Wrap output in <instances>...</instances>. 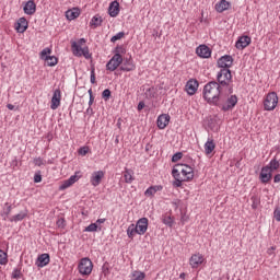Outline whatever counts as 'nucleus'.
<instances>
[{
  "label": "nucleus",
  "instance_id": "f257e3e1",
  "mask_svg": "<svg viewBox=\"0 0 280 280\" xmlns=\"http://www.w3.org/2000/svg\"><path fill=\"white\" fill-rule=\"evenodd\" d=\"M174 187H183V183L194 180V168L187 164H176L172 171Z\"/></svg>",
  "mask_w": 280,
  "mask_h": 280
},
{
  "label": "nucleus",
  "instance_id": "f03ea898",
  "mask_svg": "<svg viewBox=\"0 0 280 280\" xmlns=\"http://www.w3.org/2000/svg\"><path fill=\"white\" fill-rule=\"evenodd\" d=\"M220 83L217 81H210L203 88V98L208 104H214L218 106V102H220Z\"/></svg>",
  "mask_w": 280,
  "mask_h": 280
},
{
  "label": "nucleus",
  "instance_id": "7ed1b4c3",
  "mask_svg": "<svg viewBox=\"0 0 280 280\" xmlns=\"http://www.w3.org/2000/svg\"><path fill=\"white\" fill-rule=\"evenodd\" d=\"M217 81L220 86H230L231 82H233L231 69H221L217 74Z\"/></svg>",
  "mask_w": 280,
  "mask_h": 280
},
{
  "label": "nucleus",
  "instance_id": "20e7f679",
  "mask_svg": "<svg viewBox=\"0 0 280 280\" xmlns=\"http://www.w3.org/2000/svg\"><path fill=\"white\" fill-rule=\"evenodd\" d=\"M78 270L83 277H89L93 272V261L89 258H82L78 265Z\"/></svg>",
  "mask_w": 280,
  "mask_h": 280
},
{
  "label": "nucleus",
  "instance_id": "39448f33",
  "mask_svg": "<svg viewBox=\"0 0 280 280\" xmlns=\"http://www.w3.org/2000/svg\"><path fill=\"white\" fill-rule=\"evenodd\" d=\"M277 104H279V96H277V92H270L264 102L265 110H275L277 108Z\"/></svg>",
  "mask_w": 280,
  "mask_h": 280
},
{
  "label": "nucleus",
  "instance_id": "423d86ee",
  "mask_svg": "<svg viewBox=\"0 0 280 280\" xmlns=\"http://www.w3.org/2000/svg\"><path fill=\"white\" fill-rule=\"evenodd\" d=\"M219 69H231L233 67V57L231 55H224L217 61Z\"/></svg>",
  "mask_w": 280,
  "mask_h": 280
},
{
  "label": "nucleus",
  "instance_id": "0eeeda50",
  "mask_svg": "<svg viewBox=\"0 0 280 280\" xmlns=\"http://www.w3.org/2000/svg\"><path fill=\"white\" fill-rule=\"evenodd\" d=\"M72 51L74 56H84V58H91V54H89V47L85 46L82 48L80 45H78V42H72Z\"/></svg>",
  "mask_w": 280,
  "mask_h": 280
},
{
  "label": "nucleus",
  "instance_id": "6e6552de",
  "mask_svg": "<svg viewBox=\"0 0 280 280\" xmlns=\"http://www.w3.org/2000/svg\"><path fill=\"white\" fill-rule=\"evenodd\" d=\"M259 180L262 185H266L272 180V172L268 166H264L260 171Z\"/></svg>",
  "mask_w": 280,
  "mask_h": 280
},
{
  "label": "nucleus",
  "instance_id": "1a4fd4ad",
  "mask_svg": "<svg viewBox=\"0 0 280 280\" xmlns=\"http://www.w3.org/2000/svg\"><path fill=\"white\" fill-rule=\"evenodd\" d=\"M60 100H62V92H60V89H57L54 91V94L51 97V104H50L51 110L58 109V107L60 106Z\"/></svg>",
  "mask_w": 280,
  "mask_h": 280
},
{
  "label": "nucleus",
  "instance_id": "9d476101",
  "mask_svg": "<svg viewBox=\"0 0 280 280\" xmlns=\"http://www.w3.org/2000/svg\"><path fill=\"white\" fill-rule=\"evenodd\" d=\"M80 172H77L74 175H71L69 179H66L60 186L59 189L60 191H63V189H69L71 185H74V183H78L80 180Z\"/></svg>",
  "mask_w": 280,
  "mask_h": 280
},
{
  "label": "nucleus",
  "instance_id": "9b49d317",
  "mask_svg": "<svg viewBox=\"0 0 280 280\" xmlns=\"http://www.w3.org/2000/svg\"><path fill=\"white\" fill-rule=\"evenodd\" d=\"M252 39L250 36L248 35H244L238 37V39L236 40L235 47L236 49H246V47H248V45H250Z\"/></svg>",
  "mask_w": 280,
  "mask_h": 280
},
{
  "label": "nucleus",
  "instance_id": "f8f14e48",
  "mask_svg": "<svg viewBox=\"0 0 280 280\" xmlns=\"http://www.w3.org/2000/svg\"><path fill=\"white\" fill-rule=\"evenodd\" d=\"M198 86H199L198 80L190 79L186 83V92L188 93V95H196V91H198Z\"/></svg>",
  "mask_w": 280,
  "mask_h": 280
},
{
  "label": "nucleus",
  "instance_id": "ddd939ff",
  "mask_svg": "<svg viewBox=\"0 0 280 280\" xmlns=\"http://www.w3.org/2000/svg\"><path fill=\"white\" fill-rule=\"evenodd\" d=\"M196 54L199 58H211V48L207 45H200L196 48Z\"/></svg>",
  "mask_w": 280,
  "mask_h": 280
},
{
  "label": "nucleus",
  "instance_id": "4468645a",
  "mask_svg": "<svg viewBox=\"0 0 280 280\" xmlns=\"http://www.w3.org/2000/svg\"><path fill=\"white\" fill-rule=\"evenodd\" d=\"M237 105V95H231L228 100L226 103L222 106V110L224 113L232 110V108H235Z\"/></svg>",
  "mask_w": 280,
  "mask_h": 280
},
{
  "label": "nucleus",
  "instance_id": "2eb2a0df",
  "mask_svg": "<svg viewBox=\"0 0 280 280\" xmlns=\"http://www.w3.org/2000/svg\"><path fill=\"white\" fill-rule=\"evenodd\" d=\"M136 228L138 230V235H145V232L148 231V218L139 219Z\"/></svg>",
  "mask_w": 280,
  "mask_h": 280
},
{
  "label": "nucleus",
  "instance_id": "dca6fc26",
  "mask_svg": "<svg viewBox=\"0 0 280 280\" xmlns=\"http://www.w3.org/2000/svg\"><path fill=\"white\" fill-rule=\"evenodd\" d=\"M102 178H104V171H96L92 173L90 183L93 187H97L102 183Z\"/></svg>",
  "mask_w": 280,
  "mask_h": 280
},
{
  "label": "nucleus",
  "instance_id": "f3484780",
  "mask_svg": "<svg viewBox=\"0 0 280 280\" xmlns=\"http://www.w3.org/2000/svg\"><path fill=\"white\" fill-rule=\"evenodd\" d=\"M23 11L24 14H27L28 16L36 14V2H34V0H28L24 5Z\"/></svg>",
  "mask_w": 280,
  "mask_h": 280
},
{
  "label": "nucleus",
  "instance_id": "a211bd4d",
  "mask_svg": "<svg viewBox=\"0 0 280 280\" xmlns=\"http://www.w3.org/2000/svg\"><path fill=\"white\" fill-rule=\"evenodd\" d=\"M27 27H28L27 19L20 18L15 24L16 32H19V34H23L27 31Z\"/></svg>",
  "mask_w": 280,
  "mask_h": 280
},
{
  "label": "nucleus",
  "instance_id": "6ab92c4d",
  "mask_svg": "<svg viewBox=\"0 0 280 280\" xmlns=\"http://www.w3.org/2000/svg\"><path fill=\"white\" fill-rule=\"evenodd\" d=\"M205 261V257L201 254H195L190 257L189 264L191 268H198Z\"/></svg>",
  "mask_w": 280,
  "mask_h": 280
},
{
  "label": "nucleus",
  "instance_id": "aec40b11",
  "mask_svg": "<svg viewBox=\"0 0 280 280\" xmlns=\"http://www.w3.org/2000/svg\"><path fill=\"white\" fill-rule=\"evenodd\" d=\"M168 124H170V115L162 114L158 117V128H160V130H164V128H167Z\"/></svg>",
  "mask_w": 280,
  "mask_h": 280
},
{
  "label": "nucleus",
  "instance_id": "412c9836",
  "mask_svg": "<svg viewBox=\"0 0 280 280\" xmlns=\"http://www.w3.org/2000/svg\"><path fill=\"white\" fill-rule=\"evenodd\" d=\"M49 261H50L49 254H42L37 257V260L35 264L37 268H45V266H47Z\"/></svg>",
  "mask_w": 280,
  "mask_h": 280
},
{
  "label": "nucleus",
  "instance_id": "4be33fe9",
  "mask_svg": "<svg viewBox=\"0 0 280 280\" xmlns=\"http://www.w3.org/2000/svg\"><path fill=\"white\" fill-rule=\"evenodd\" d=\"M108 14L114 19L115 16H119V3L117 2V0L110 2L108 8Z\"/></svg>",
  "mask_w": 280,
  "mask_h": 280
},
{
  "label": "nucleus",
  "instance_id": "5701e85b",
  "mask_svg": "<svg viewBox=\"0 0 280 280\" xmlns=\"http://www.w3.org/2000/svg\"><path fill=\"white\" fill-rule=\"evenodd\" d=\"M136 66L132 62V59L122 60V65L120 66V71H135Z\"/></svg>",
  "mask_w": 280,
  "mask_h": 280
},
{
  "label": "nucleus",
  "instance_id": "b1692460",
  "mask_svg": "<svg viewBox=\"0 0 280 280\" xmlns=\"http://www.w3.org/2000/svg\"><path fill=\"white\" fill-rule=\"evenodd\" d=\"M27 209L22 210L20 213L14 214L13 217H11L9 220L10 222H23V220H25V218H27Z\"/></svg>",
  "mask_w": 280,
  "mask_h": 280
},
{
  "label": "nucleus",
  "instance_id": "393cba45",
  "mask_svg": "<svg viewBox=\"0 0 280 280\" xmlns=\"http://www.w3.org/2000/svg\"><path fill=\"white\" fill-rule=\"evenodd\" d=\"M156 191H163V187L161 185L150 186L144 191V196H147V198H152V196H154V194H156Z\"/></svg>",
  "mask_w": 280,
  "mask_h": 280
},
{
  "label": "nucleus",
  "instance_id": "a878e982",
  "mask_svg": "<svg viewBox=\"0 0 280 280\" xmlns=\"http://www.w3.org/2000/svg\"><path fill=\"white\" fill-rule=\"evenodd\" d=\"M229 8H231V2L226 0H221L215 4V10L220 13L224 12L225 10H229Z\"/></svg>",
  "mask_w": 280,
  "mask_h": 280
},
{
  "label": "nucleus",
  "instance_id": "bb28decb",
  "mask_svg": "<svg viewBox=\"0 0 280 280\" xmlns=\"http://www.w3.org/2000/svg\"><path fill=\"white\" fill-rule=\"evenodd\" d=\"M102 23H104V20L100 15H94L90 22V27H93L94 30L96 27H102Z\"/></svg>",
  "mask_w": 280,
  "mask_h": 280
},
{
  "label": "nucleus",
  "instance_id": "cd10ccee",
  "mask_svg": "<svg viewBox=\"0 0 280 280\" xmlns=\"http://www.w3.org/2000/svg\"><path fill=\"white\" fill-rule=\"evenodd\" d=\"M78 16H80V10L78 9L68 10L66 12V18L68 19V21H74V19H78Z\"/></svg>",
  "mask_w": 280,
  "mask_h": 280
},
{
  "label": "nucleus",
  "instance_id": "c85d7f7f",
  "mask_svg": "<svg viewBox=\"0 0 280 280\" xmlns=\"http://www.w3.org/2000/svg\"><path fill=\"white\" fill-rule=\"evenodd\" d=\"M139 235V230H137L135 223L130 224L127 229V235L130 240L135 238V235Z\"/></svg>",
  "mask_w": 280,
  "mask_h": 280
},
{
  "label": "nucleus",
  "instance_id": "c756f323",
  "mask_svg": "<svg viewBox=\"0 0 280 280\" xmlns=\"http://www.w3.org/2000/svg\"><path fill=\"white\" fill-rule=\"evenodd\" d=\"M269 168V172L273 173L276 170H279L280 167V162L277 160V158L272 159L269 163V165L265 166Z\"/></svg>",
  "mask_w": 280,
  "mask_h": 280
},
{
  "label": "nucleus",
  "instance_id": "7c9ffc66",
  "mask_svg": "<svg viewBox=\"0 0 280 280\" xmlns=\"http://www.w3.org/2000/svg\"><path fill=\"white\" fill-rule=\"evenodd\" d=\"M215 150V142H213V140H208L205 143V152L206 154H211V152H213Z\"/></svg>",
  "mask_w": 280,
  "mask_h": 280
},
{
  "label": "nucleus",
  "instance_id": "2f4dec72",
  "mask_svg": "<svg viewBox=\"0 0 280 280\" xmlns=\"http://www.w3.org/2000/svg\"><path fill=\"white\" fill-rule=\"evenodd\" d=\"M45 61L48 67H56L58 65V58L56 56H46Z\"/></svg>",
  "mask_w": 280,
  "mask_h": 280
},
{
  "label": "nucleus",
  "instance_id": "473e14b6",
  "mask_svg": "<svg viewBox=\"0 0 280 280\" xmlns=\"http://www.w3.org/2000/svg\"><path fill=\"white\" fill-rule=\"evenodd\" d=\"M145 279V272L136 270L131 273V280H143Z\"/></svg>",
  "mask_w": 280,
  "mask_h": 280
},
{
  "label": "nucleus",
  "instance_id": "72a5a7b5",
  "mask_svg": "<svg viewBox=\"0 0 280 280\" xmlns=\"http://www.w3.org/2000/svg\"><path fill=\"white\" fill-rule=\"evenodd\" d=\"M124 178L126 183H132L135 180L132 177V170L126 168L124 172Z\"/></svg>",
  "mask_w": 280,
  "mask_h": 280
},
{
  "label": "nucleus",
  "instance_id": "f704fd0d",
  "mask_svg": "<svg viewBox=\"0 0 280 280\" xmlns=\"http://www.w3.org/2000/svg\"><path fill=\"white\" fill-rule=\"evenodd\" d=\"M97 229H98V231H102V228H100L98 225H97V223H91L89 226H86L85 228V232L86 233H95V231H97Z\"/></svg>",
  "mask_w": 280,
  "mask_h": 280
},
{
  "label": "nucleus",
  "instance_id": "c9c22d12",
  "mask_svg": "<svg viewBox=\"0 0 280 280\" xmlns=\"http://www.w3.org/2000/svg\"><path fill=\"white\" fill-rule=\"evenodd\" d=\"M117 67H119V63H117V61H114L113 59H110L106 65L107 71H115Z\"/></svg>",
  "mask_w": 280,
  "mask_h": 280
},
{
  "label": "nucleus",
  "instance_id": "e433bc0d",
  "mask_svg": "<svg viewBox=\"0 0 280 280\" xmlns=\"http://www.w3.org/2000/svg\"><path fill=\"white\" fill-rule=\"evenodd\" d=\"M8 264V254L0 249V266H5Z\"/></svg>",
  "mask_w": 280,
  "mask_h": 280
},
{
  "label": "nucleus",
  "instance_id": "4c0bfd02",
  "mask_svg": "<svg viewBox=\"0 0 280 280\" xmlns=\"http://www.w3.org/2000/svg\"><path fill=\"white\" fill-rule=\"evenodd\" d=\"M124 36H126V33L119 32L110 38V43H117V40H121Z\"/></svg>",
  "mask_w": 280,
  "mask_h": 280
},
{
  "label": "nucleus",
  "instance_id": "58836bf2",
  "mask_svg": "<svg viewBox=\"0 0 280 280\" xmlns=\"http://www.w3.org/2000/svg\"><path fill=\"white\" fill-rule=\"evenodd\" d=\"M102 272L105 277H108V275H110V264L104 262L102 267Z\"/></svg>",
  "mask_w": 280,
  "mask_h": 280
},
{
  "label": "nucleus",
  "instance_id": "ea45409f",
  "mask_svg": "<svg viewBox=\"0 0 280 280\" xmlns=\"http://www.w3.org/2000/svg\"><path fill=\"white\" fill-rule=\"evenodd\" d=\"M112 60L114 62H116L117 65H121L124 62V57H121V55L119 54H115L113 57H112Z\"/></svg>",
  "mask_w": 280,
  "mask_h": 280
},
{
  "label": "nucleus",
  "instance_id": "a19ab883",
  "mask_svg": "<svg viewBox=\"0 0 280 280\" xmlns=\"http://www.w3.org/2000/svg\"><path fill=\"white\" fill-rule=\"evenodd\" d=\"M56 224L58 229H65L67 226V221L65 220V218H60L57 220Z\"/></svg>",
  "mask_w": 280,
  "mask_h": 280
},
{
  "label": "nucleus",
  "instance_id": "79ce46f5",
  "mask_svg": "<svg viewBox=\"0 0 280 280\" xmlns=\"http://www.w3.org/2000/svg\"><path fill=\"white\" fill-rule=\"evenodd\" d=\"M49 54H51L50 48H44V49L40 51V59H42V60H45V58H47V56H49Z\"/></svg>",
  "mask_w": 280,
  "mask_h": 280
},
{
  "label": "nucleus",
  "instance_id": "37998d69",
  "mask_svg": "<svg viewBox=\"0 0 280 280\" xmlns=\"http://www.w3.org/2000/svg\"><path fill=\"white\" fill-rule=\"evenodd\" d=\"M110 91L108 89L104 90L103 93H102V97L103 100H105V102H108L110 100Z\"/></svg>",
  "mask_w": 280,
  "mask_h": 280
},
{
  "label": "nucleus",
  "instance_id": "c03bdc74",
  "mask_svg": "<svg viewBox=\"0 0 280 280\" xmlns=\"http://www.w3.org/2000/svg\"><path fill=\"white\" fill-rule=\"evenodd\" d=\"M183 159V152H177L172 156V162L173 163H178Z\"/></svg>",
  "mask_w": 280,
  "mask_h": 280
},
{
  "label": "nucleus",
  "instance_id": "a18cd8bd",
  "mask_svg": "<svg viewBox=\"0 0 280 280\" xmlns=\"http://www.w3.org/2000/svg\"><path fill=\"white\" fill-rule=\"evenodd\" d=\"M114 54H118V56H121V54H126V48H124V46H116Z\"/></svg>",
  "mask_w": 280,
  "mask_h": 280
},
{
  "label": "nucleus",
  "instance_id": "49530a36",
  "mask_svg": "<svg viewBox=\"0 0 280 280\" xmlns=\"http://www.w3.org/2000/svg\"><path fill=\"white\" fill-rule=\"evenodd\" d=\"M78 153L81 155V156H86V154H89V147H81L78 151Z\"/></svg>",
  "mask_w": 280,
  "mask_h": 280
},
{
  "label": "nucleus",
  "instance_id": "de8ad7c7",
  "mask_svg": "<svg viewBox=\"0 0 280 280\" xmlns=\"http://www.w3.org/2000/svg\"><path fill=\"white\" fill-rule=\"evenodd\" d=\"M145 95L147 97H149L150 100H152L155 95V92H154V88H149L145 92Z\"/></svg>",
  "mask_w": 280,
  "mask_h": 280
},
{
  "label": "nucleus",
  "instance_id": "09e8293b",
  "mask_svg": "<svg viewBox=\"0 0 280 280\" xmlns=\"http://www.w3.org/2000/svg\"><path fill=\"white\" fill-rule=\"evenodd\" d=\"M12 279H21V269H14L13 270Z\"/></svg>",
  "mask_w": 280,
  "mask_h": 280
},
{
  "label": "nucleus",
  "instance_id": "8fccbe9b",
  "mask_svg": "<svg viewBox=\"0 0 280 280\" xmlns=\"http://www.w3.org/2000/svg\"><path fill=\"white\" fill-rule=\"evenodd\" d=\"M163 223L166 224V226H172V224H174V221L171 217H166L163 219Z\"/></svg>",
  "mask_w": 280,
  "mask_h": 280
},
{
  "label": "nucleus",
  "instance_id": "3c124183",
  "mask_svg": "<svg viewBox=\"0 0 280 280\" xmlns=\"http://www.w3.org/2000/svg\"><path fill=\"white\" fill-rule=\"evenodd\" d=\"M90 82L91 84H95V68L91 69Z\"/></svg>",
  "mask_w": 280,
  "mask_h": 280
},
{
  "label": "nucleus",
  "instance_id": "603ef678",
  "mask_svg": "<svg viewBox=\"0 0 280 280\" xmlns=\"http://www.w3.org/2000/svg\"><path fill=\"white\" fill-rule=\"evenodd\" d=\"M273 217L276 218L277 222H280V208L275 209Z\"/></svg>",
  "mask_w": 280,
  "mask_h": 280
},
{
  "label": "nucleus",
  "instance_id": "864d4df0",
  "mask_svg": "<svg viewBox=\"0 0 280 280\" xmlns=\"http://www.w3.org/2000/svg\"><path fill=\"white\" fill-rule=\"evenodd\" d=\"M43 180V175L40 173H36L34 176V183H40Z\"/></svg>",
  "mask_w": 280,
  "mask_h": 280
},
{
  "label": "nucleus",
  "instance_id": "5fc2aeb1",
  "mask_svg": "<svg viewBox=\"0 0 280 280\" xmlns=\"http://www.w3.org/2000/svg\"><path fill=\"white\" fill-rule=\"evenodd\" d=\"M5 207H7V209H5L4 213H5V215H10V213H12V206H10V203L7 202Z\"/></svg>",
  "mask_w": 280,
  "mask_h": 280
},
{
  "label": "nucleus",
  "instance_id": "6e6d98bb",
  "mask_svg": "<svg viewBox=\"0 0 280 280\" xmlns=\"http://www.w3.org/2000/svg\"><path fill=\"white\" fill-rule=\"evenodd\" d=\"M34 165H37V167H40V165H43V159L40 158L34 159Z\"/></svg>",
  "mask_w": 280,
  "mask_h": 280
},
{
  "label": "nucleus",
  "instance_id": "4d7b16f0",
  "mask_svg": "<svg viewBox=\"0 0 280 280\" xmlns=\"http://www.w3.org/2000/svg\"><path fill=\"white\" fill-rule=\"evenodd\" d=\"M145 108V103L143 101H140L138 104V110H143Z\"/></svg>",
  "mask_w": 280,
  "mask_h": 280
},
{
  "label": "nucleus",
  "instance_id": "13d9d810",
  "mask_svg": "<svg viewBox=\"0 0 280 280\" xmlns=\"http://www.w3.org/2000/svg\"><path fill=\"white\" fill-rule=\"evenodd\" d=\"M273 250H277V247H275V246L270 247V248L267 250L268 255H273V254H275Z\"/></svg>",
  "mask_w": 280,
  "mask_h": 280
},
{
  "label": "nucleus",
  "instance_id": "bf43d9fd",
  "mask_svg": "<svg viewBox=\"0 0 280 280\" xmlns=\"http://www.w3.org/2000/svg\"><path fill=\"white\" fill-rule=\"evenodd\" d=\"M84 43H86V39L80 38L79 42L77 43V45H79V47H80L81 45H84Z\"/></svg>",
  "mask_w": 280,
  "mask_h": 280
},
{
  "label": "nucleus",
  "instance_id": "052dcab7",
  "mask_svg": "<svg viewBox=\"0 0 280 280\" xmlns=\"http://www.w3.org/2000/svg\"><path fill=\"white\" fill-rule=\"evenodd\" d=\"M273 183H280V174L275 175Z\"/></svg>",
  "mask_w": 280,
  "mask_h": 280
},
{
  "label": "nucleus",
  "instance_id": "680f3d73",
  "mask_svg": "<svg viewBox=\"0 0 280 280\" xmlns=\"http://www.w3.org/2000/svg\"><path fill=\"white\" fill-rule=\"evenodd\" d=\"M106 222V219H98L95 224L98 226V224H104Z\"/></svg>",
  "mask_w": 280,
  "mask_h": 280
},
{
  "label": "nucleus",
  "instance_id": "e2e57ef3",
  "mask_svg": "<svg viewBox=\"0 0 280 280\" xmlns=\"http://www.w3.org/2000/svg\"><path fill=\"white\" fill-rule=\"evenodd\" d=\"M93 102H95V97L91 95L89 101V106H93Z\"/></svg>",
  "mask_w": 280,
  "mask_h": 280
},
{
  "label": "nucleus",
  "instance_id": "0e129e2a",
  "mask_svg": "<svg viewBox=\"0 0 280 280\" xmlns=\"http://www.w3.org/2000/svg\"><path fill=\"white\" fill-rule=\"evenodd\" d=\"M86 114H88V115H93V108L89 107V108L86 109Z\"/></svg>",
  "mask_w": 280,
  "mask_h": 280
},
{
  "label": "nucleus",
  "instance_id": "69168bd1",
  "mask_svg": "<svg viewBox=\"0 0 280 280\" xmlns=\"http://www.w3.org/2000/svg\"><path fill=\"white\" fill-rule=\"evenodd\" d=\"M7 108H9V110H14V105L8 104V105H7Z\"/></svg>",
  "mask_w": 280,
  "mask_h": 280
},
{
  "label": "nucleus",
  "instance_id": "338daca9",
  "mask_svg": "<svg viewBox=\"0 0 280 280\" xmlns=\"http://www.w3.org/2000/svg\"><path fill=\"white\" fill-rule=\"evenodd\" d=\"M185 277H186L185 272H182V273L179 275V279H185Z\"/></svg>",
  "mask_w": 280,
  "mask_h": 280
},
{
  "label": "nucleus",
  "instance_id": "774afa93",
  "mask_svg": "<svg viewBox=\"0 0 280 280\" xmlns=\"http://www.w3.org/2000/svg\"><path fill=\"white\" fill-rule=\"evenodd\" d=\"M229 93H230V94L233 93V86H230V88H229Z\"/></svg>",
  "mask_w": 280,
  "mask_h": 280
}]
</instances>
